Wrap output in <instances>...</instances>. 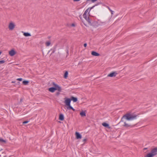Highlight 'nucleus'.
Masks as SVG:
<instances>
[{"label": "nucleus", "mask_w": 157, "mask_h": 157, "mask_svg": "<svg viewBox=\"0 0 157 157\" xmlns=\"http://www.w3.org/2000/svg\"><path fill=\"white\" fill-rule=\"evenodd\" d=\"M9 54L10 56H13L16 54L17 52L14 49H12L9 51Z\"/></svg>", "instance_id": "nucleus-6"}, {"label": "nucleus", "mask_w": 157, "mask_h": 157, "mask_svg": "<svg viewBox=\"0 0 157 157\" xmlns=\"http://www.w3.org/2000/svg\"><path fill=\"white\" fill-rule=\"evenodd\" d=\"M84 46L85 47H86L87 46V44L86 43H85L84 44Z\"/></svg>", "instance_id": "nucleus-29"}, {"label": "nucleus", "mask_w": 157, "mask_h": 157, "mask_svg": "<svg viewBox=\"0 0 157 157\" xmlns=\"http://www.w3.org/2000/svg\"><path fill=\"white\" fill-rule=\"evenodd\" d=\"M50 44V41H47L46 43V45L47 46H49Z\"/></svg>", "instance_id": "nucleus-22"}, {"label": "nucleus", "mask_w": 157, "mask_h": 157, "mask_svg": "<svg viewBox=\"0 0 157 157\" xmlns=\"http://www.w3.org/2000/svg\"><path fill=\"white\" fill-rule=\"evenodd\" d=\"M23 35L24 36H31V34L29 33H24L23 34Z\"/></svg>", "instance_id": "nucleus-17"}, {"label": "nucleus", "mask_w": 157, "mask_h": 157, "mask_svg": "<svg viewBox=\"0 0 157 157\" xmlns=\"http://www.w3.org/2000/svg\"><path fill=\"white\" fill-rule=\"evenodd\" d=\"M80 0H73L74 1V2H77V1H79Z\"/></svg>", "instance_id": "nucleus-31"}, {"label": "nucleus", "mask_w": 157, "mask_h": 157, "mask_svg": "<svg viewBox=\"0 0 157 157\" xmlns=\"http://www.w3.org/2000/svg\"><path fill=\"white\" fill-rule=\"evenodd\" d=\"M12 83H14V82H13H13H12Z\"/></svg>", "instance_id": "nucleus-36"}, {"label": "nucleus", "mask_w": 157, "mask_h": 157, "mask_svg": "<svg viewBox=\"0 0 157 157\" xmlns=\"http://www.w3.org/2000/svg\"><path fill=\"white\" fill-rule=\"evenodd\" d=\"M117 73L115 72H113L107 75V76L108 77H115L117 75Z\"/></svg>", "instance_id": "nucleus-7"}, {"label": "nucleus", "mask_w": 157, "mask_h": 157, "mask_svg": "<svg viewBox=\"0 0 157 157\" xmlns=\"http://www.w3.org/2000/svg\"><path fill=\"white\" fill-rule=\"evenodd\" d=\"M124 126L125 127H128L130 126V125L128 124H127L125 122H124Z\"/></svg>", "instance_id": "nucleus-21"}, {"label": "nucleus", "mask_w": 157, "mask_h": 157, "mask_svg": "<svg viewBox=\"0 0 157 157\" xmlns=\"http://www.w3.org/2000/svg\"><path fill=\"white\" fill-rule=\"evenodd\" d=\"M71 100H72L74 102H76L77 101V98H76L72 96L71 97Z\"/></svg>", "instance_id": "nucleus-14"}, {"label": "nucleus", "mask_w": 157, "mask_h": 157, "mask_svg": "<svg viewBox=\"0 0 157 157\" xmlns=\"http://www.w3.org/2000/svg\"><path fill=\"white\" fill-rule=\"evenodd\" d=\"M137 115L133 114L128 113L124 115L121 119V121H123V119H124L128 121L133 120L136 118Z\"/></svg>", "instance_id": "nucleus-2"}, {"label": "nucleus", "mask_w": 157, "mask_h": 157, "mask_svg": "<svg viewBox=\"0 0 157 157\" xmlns=\"http://www.w3.org/2000/svg\"><path fill=\"white\" fill-rule=\"evenodd\" d=\"M68 72L67 71H66L64 73V77L65 78H66L68 76Z\"/></svg>", "instance_id": "nucleus-18"}, {"label": "nucleus", "mask_w": 157, "mask_h": 157, "mask_svg": "<svg viewBox=\"0 0 157 157\" xmlns=\"http://www.w3.org/2000/svg\"><path fill=\"white\" fill-rule=\"evenodd\" d=\"M87 1H91V2H95L97 1L98 0H86Z\"/></svg>", "instance_id": "nucleus-23"}, {"label": "nucleus", "mask_w": 157, "mask_h": 157, "mask_svg": "<svg viewBox=\"0 0 157 157\" xmlns=\"http://www.w3.org/2000/svg\"><path fill=\"white\" fill-rule=\"evenodd\" d=\"M80 114L82 117H85L86 116V112L85 111H82L80 112Z\"/></svg>", "instance_id": "nucleus-15"}, {"label": "nucleus", "mask_w": 157, "mask_h": 157, "mask_svg": "<svg viewBox=\"0 0 157 157\" xmlns=\"http://www.w3.org/2000/svg\"><path fill=\"white\" fill-rule=\"evenodd\" d=\"M15 26V24L12 21L10 22L8 25V28L10 30H13Z\"/></svg>", "instance_id": "nucleus-4"}, {"label": "nucleus", "mask_w": 157, "mask_h": 157, "mask_svg": "<svg viewBox=\"0 0 157 157\" xmlns=\"http://www.w3.org/2000/svg\"><path fill=\"white\" fill-rule=\"evenodd\" d=\"M29 82L28 81H23V84L25 85H28Z\"/></svg>", "instance_id": "nucleus-19"}, {"label": "nucleus", "mask_w": 157, "mask_h": 157, "mask_svg": "<svg viewBox=\"0 0 157 157\" xmlns=\"http://www.w3.org/2000/svg\"><path fill=\"white\" fill-rule=\"evenodd\" d=\"M84 25H86V24H84Z\"/></svg>", "instance_id": "nucleus-37"}, {"label": "nucleus", "mask_w": 157, "mask_h": 157, "mask_svg": "<svg viewBox=\"0 0 157 157\" xmlns=\"http://www.w3.org/2000/svg\"><path fill=\"white\" fill-rule=\"evenodd\" d=\"M94 6H94L91 8H88L85 11L83 15V17L87 21L88 24L90 25H91V21L89 17L90 16V12L91 9L93 8Z\"/></svg>", "instance_id": "nucleus-1"}, {"label": "nucleus", "mask_w": 157, "mask_h": 157, "mask_svg": "<svg viewBox=\"0 0 157 157\" xmlns=\"http://www.w3.org/2000/svg\"><path fill=\"white\" fill-rule=\"evenodd\" d=\"M52 84L54 86V88L56 90H57L59 92H61V91L62 89L61 87L54 82L52 83Z\"/></svg>", "instance_id": "nucleus-5"}, {"label": "nucleus", "mask_w": 157, "mask_h": 157, "mask_svg": "<svg viewBox=\"0 0 157 157\" xmlns=\"http://www.w3.org/2000/svg\"><path fill=\"white\" fill-rule=\"evenodd\" d=\"M84 25H86V24H84Z\"/></svg>", "instance_id": "nucleus-38"}, {"label": "nucleus", "mask_w": 157, "mask_h": 157, "mask_svg": "<svg viewBox=\"0 0 157 157\" xmlns=\"http://www.w3.org/2000/svg\"><path fill=\"white\" fill-rule=\"evenodd\" d=\"M64 103L67 106V108L68 110L72 109L73 111H75V110L70 105L71 100L70 99L65 98H64Z\"/></svg>", "instance_id": "nucleus-3"}, {"label": "nucleus", "mask_w": 157, "mask_h": 157, "mask_svg": "<svg viewBox=\"0 0 157 157\" xmlns=\"http://www.w3.org/2000/svg\"><path fill=\"white\" fill-rule=\"evenodd\" d=\"M101 23H105V22H101Z\"/></svg>", "instance_id": "nucleus-35"}, {"label": "nucleus", "mask_w": 157, "mask_h": 157, "mask_svg": "<svg viewBox=\"0 0 157 157\" xmlns=\"http://www.w3.org/2000/svg\"><path fill=\"white\" fill-rule=\"evenodd\" d=\"M154 156V155H152V154L151 152L145 156V157H153Z\"/></svg>", "instance_id": "nucleus-16"}, {"label": "nucleus", "mask_w": 157, "mask_h": 157, "mask_svg": "<svg viewBox=\"0 0 157 157\" xmlns=\"http://www.w3.org/2000/svg\"><path fill=\"white\" fill-rule=\"evenodd\" d=\"M17 80L18 81H21L22 80V78H17Z\"/></svg>", "instance_id": "nucleus-25"}, {"label": "nucleus", "mask_w": 157, "mask_h": 157, "mask_svg": "<svg viewBox=\"0 0 157 157\" xmlns=\"http://www.w3.org/2000/svg\"><path fill=\"white\" fill-rule=\"evenodd\" d=\"M75 135L76 138L77 139H81L82 138V136L80 133L78 132H76L75 133Z\"/></svg>", "instance_id": "nucleus-9"}, {"label": "nucleus", "mask_w": 157, "mask_h": 157, "mask_svg": "<svg viewBox=\"0 0 157 157\" xmlns=\"http://www.w3.org/2000/svg\"><path fill=\"white\" fill-rule=\"evenodd\" d=\"M110 11L111 12L112 15H113V11L112 10H110Z\"/></svg>", "instance_id": "nucleus-27"}, {"label": "nucleus", "mask_w": 157, "mask_h": 157, "mask_svg": "<svg viewBox=\"0 0 157 157\" xmlns=\"http://www.w3.org/2000/svg\"><path fill=\"white\" fill-rule=\"evenodd\" d=\"M108 9H109V10L110 11V10H111L108 7Z\"/></svg>", "instance_id": "nucleus-34"}, {"label": "nucleus", "mask_w": 157, "mask_h": 157, "mask_svg": "<svg viewBox=\"0 0 157 157\" xmlns=\"http://www.w3.org/2000/svg\"><path fill=\"white\" fill-rule=\"evenodd\" d=\"M48 90L51 92L53 93L56 90L54 87H51L48 89Z\"/></svg>", "instance_id": "nucleus-12"}, {"label": "nucleus", "mask_w": 157, "mask_h": 157, "mask_svg": "<svg viewBox=\"0 0 157 157\" xmlns=\"http://www.w3.org/2000/svg\"><path fill=\"white\" fill-rule=\"evenodd\" d=\"M154 156L157 154V147L155 148L151 151V152Z\"/></svg>", "instance_id": "nucleus-8"}, {"label": "nucleus", "mask_w": 157, "mask_h": 157, "mask_svg": "<svg viewBox=\"0 0 157 157\" xmlns=\"http://www.w3.org/2000/svg\"><path fill=\"white\" fill-rule=\"evenodd\" d=\"M2 52L0 51V55L2 54Z\"/></svg>", "instance_id": "nucleus-33"}, {"label": "nucleus", "mask_w": 157, "mask_h": 157, "mask_svg": "<svg viewBox=\"0 0 157 157\" xmlns=\"http://www.w3.org/2000/svg\"><path fill=\"white\" fill-rule=\"evenodd\" d=\"M0 142L4 143H6V141L5 140H4L2 138L0 139Z\"/></svg>", "instance_id": "nucleus-20"}, {"label": "nucleus", "mask_w": 157, "mask_h": 157, "mask_svg": "<svg viewBox=\"0 0 157 157\" xmlns=\"http://www.w3.org/2000/svg\"><path fill=\"white\" fill-rule=\"evenodd\" d=\"M102 124L105 127L107 128H110V127L109 126V124L106 123H102Z\"/></svg>", "instance_id": "nucleus-11"}, {"label": "nucleus", "mask_w": 157, "mask_h": 157, "mask_svg": "<svg viewBox=\"0 0 157 157\" xmlns=\"http://www.w3.org/2000/svg\"><path fill=\"white\" fill-rule=\"evenodd\" d=\"M86 139H84L83 140V141L84 142V143H85V142L86 141Z\"/></svg>", "instance_id": "nucleus-28"}, {"label": "nucleus", "mask_w": 157, "mask_h": 157, "mask_svg": "<svg viewBox=\"0 0 157 157\" xmlns=\"http://www.w3.org/2000/svg\"><path fill=\"white\" fill-rule=\"evenodd\" d=\"M71 26L73 27H75V25L74 24H71Z\"/></svg>", "instance_id": "nucleus-30"}, {"label": "nucleus", "mask_w": 157, "mask_h": 157, "mask_svg": "<svg viewBox=\"0 0 157 157\" xmlns=\"http://www.w3.org/2000/svg\"><path fill=\"white\" fill-rule=\"evenodd\" d=\"M5 62V61L4 60H1L0 61V64H3Z\"/></svg>", "instance_id": "nucleus-24"}, {"label": "nucleus", "mask_w": 157, "mask_h": 157, "mask_svg": "<svg viewBox=\"0 0 157 157\" xmlns=\"http://www.w3.org/2000/svg\"><path fill=\"white\" fill-rule=\"evenodd\" d=\"M59 92H58L56 94L57 95H59Z\"/></svg>", "instance_id": "nucleus-32"}, {"label": "nucleus", "mask_w": 157, "mask_h": 157, "mask_svg": "<svg viewBox=\"0 0 157 157\" xmlns=\"http://www.w3.org/2000/svg\"><path fill=\"white\" fill-rule=\"evenodd\" d=\"M84 25H86V24H84Z\"/></svg>", "instance_id": "nucleus-39"}, {"label": "nucleus", "mask_w": 157, "mask_h": 157, "mask_svg": "<svg viewBox=\"0 0 157 157\" xmlns=\"http://www.w3.org/2000/svg\"><path fill=\"white\" fill-rule=\"evenodd\" d=\"M28 122H29V121H25L23 122V124H26V123H28Z\"/></svg>", "instance_id": "nucleus-26"}, {"label": "nucleus", "mask_w": 157, "mask_h": 157, "mask_svg": "<svg viewBox=\"0 0 157 157\" xmlns=\"http://www.w3.org/2000/svg\"><path fill=\"white\" fill-rule=\"evenodd\" d=\"M59 119L61 121H63L64 120V117L63 114H60L59 116Z\"/></svg>", "instance_id": "nucleus-13"}, {"label": "nucleus", "mask_w": 157, "mask_h": 157, "mask_svg": "<svg viewBox=\"0 0 157 157\" xmlns=\"http://www.w3.org/2000/svg\"><path fill=\"white\" fill-rule=\"evenodd\" d=\"M91 54L95 56H99L100 55L99 54L94 51H92L91 52Z\"/></svg>", "instance_id": "nucleus-10"}]
</instances>
